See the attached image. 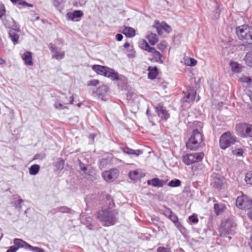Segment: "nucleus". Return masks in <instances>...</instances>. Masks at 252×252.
I'll use <instances>...</instances> for the list:
<instances>
[{
	"label": "nucleus",
	"instance_id": "nucleus-55",
	"mask_svg": "<svg viewBox=\"0 0 252 252\" xmlns=\"http://www.w3.org/2000/svg\"><path fill=\"white\" fill-rule=\"evenodd\" d=\"M46 157L45 154H36L35 156V158L37 159H43Z\"/></svg>",
	"mask_w": 252,
	"mask_h": 252
},
{
	"label": "nucleus",
	"instance_id": "nucleus-11",
	"mask_svg": "<svg viewBox=\"0 0 252 252\" xmlns=\"http://www.w3.org/2000/svg\"><path fill=\"white\" fill-rule=\"evenodd\" d=\"M156 111L159 117L162 120L166 121L169 117L170 114L166 108L161 104H158L156 107Z\"/></svg>",
	"mask_w": 252,
	"mask_h": 252
},
{
	"label": "nucleus",
	"instance_id": "nucleus-6",
	"mask_svg": "<svg viewBox=\"0 0 252 252\" xmlns=\"http://www.w3.org/2000/svg\"><path fill=\"white\" fill-rule=\"evenodd\" d=\"M236 142V138L229 131L222 134L220 139V145L222 149H226Z\"/></svg>",
	"mask_w": 252,
	"mask_h": 252
},
{
	"label": "nucleus",
	"instance_id": "nucleus-58",
	"mask_svg": "<svg viewBox=\"0 0 252 252\" xmlns=\"http://www.w3.org/2000/svg\"><path fill=\"white\" fill-rule=\"evenodd\" d=\"M130 53L127 54V56L129 58H133L135 57V52L133 51L132 47H131Z\"/></svg>",
	"mask_w": 252,
	"mask_h": 252
},
{
	"label": "nucleus",
	"instance_id": "nucleus-50",
	"mask_svg": "<svg viewBox=\"0 0 252 252\" xmlns=\"http://www.w3.org/2000/svg\"><path fill=\"white\" fill-rule=\"evenodd\" d=\"M99 84V81L98 80L94 79L90 80L88 82L87 85L90 86H96Z\"/></svg>",
	"mask_w": 252,
	"mask_h": 252
},
{
	"label": "nucleus",
	"instance_id": "nucleus-29",
	"mask_svg": "<svg viewBox=\"0 0 252 252\" xmlns=\"http://www.w3.org/2000/svg\"><path fill=\"white\" fill-rule=\"evenodd\" d=\"M183 60V62L185 63V64L188 66H193L195 65L197 63V61L196 60L189 57H186L184 58Z\"/></svg>",
	"mask_w": 252,
	"mask_h": 252
},
{
	"label": "nucleus",
	"instance_id": "nucleus-12",
	"mask_svg": "<svg viewBox=\"0 0 252 252\" xmlns=\"http://www.w3.org/2000/svg\"><path fill=\"white\" fill-rule=\"evenodd\" d=\"M156 28L157 29V32L159 35L162 34V30L168 33H169L172 31V29L171 27L169 25H167L164 22H162L161 23H157Z\"/></svg>",
	"mask_w": 252,
	"mask_h": 252
},
{
	"label": "nucleus",
	"instance_id": "nucleus-31",
	"mask_svg": "<svg viewBox=\"0 0 252 252\" xmlns=\"http://www.w3.org/2000/svg\"><path fill=\"white\" fill-rule=\"evenodd\" d=\"M40 169V166L38 164H33L29 168V173L32 175H36Z\"/></svg>",
	"mask_w": 252,
	"mask_h": 252
},
{
	"label": "nucleus",
	"instance_id": "nucleus-34",
	"mask_svg": "<svg viewBox=\"0 0 252 252\" xmlns=\"http://www.w3.org/2000/svg\"><path fill=\"white\" fill-rule=\"evenodd\" d=\"M128 175L129 177L133 180H136L140 178V175L138 170H134L129 172Z\"/></svg>",
	"mask_w": 252,
	"mask_h": 252
},
{
	"label": "nucleus",
	"instance_id": "nucleus-60",
	"mask_svg": "<svg viewBox=\"0 0 252 252\" xmlns=\"http://www.w3.org/2000/svg\"><path fill=\"white\" fill-rule=\"evenodd\" d=\"M87 227L90 230H94L95 227H94V225L92 223H87L86 224Z\"/></svg>",
	"mask_w": 252,
	"mask_h": 252
},
{
	"label": "nucleus",
	"instance_id": "nucleus-48",
	"mask_svg": "<svg viewBox=\"0 0 252 252\" xmlns=\"http://www.w3.org/2000/svg\"><path fill=\"white\" fill-rule=\"evenodd\" d=\"M157 252H172L170 248L159 247L157 249Z\"/></svg>",
	"mask_w": 252,
	"mask_h": 252
},
{
	"label": "nucleus",
	"instance_id": "nucleus-56",
	"mask_svg": "<svg viewBox=\"0 0 252 252\" xmlns=\"http://www.w3.org/2000/svg\"><path fill=\"white\" fill-rule=\"evenodd\" d=\"M79 167L80 168V170L81 171L84 172V171H85V169L87 167V165H86L83 163L81 162L80 160H79Z\"/></svg>",
	"mask_w": 252,
	"mask_h": 252
},
{
	"label": "nucleus",
	"instance_id": "nucleus-26",
	"mask_svg": "<svg viewBox=\"0 0 252 252\" xmlns=\"http://www.w3.org/2000/svg\"><path fill=\"white\" fill-rule=\"evenodd\" d=\"M239 80L242 83H246L247 84L246 86L250 89L249 91L252 94V87L250 86L252 85V79L246 76H242L240 77Z\"/></svg>",
	"mask_w": 252,
	"mask_h": 252
},
{
	"label": "nucleus",
	"instance_id": "nucleus-10",
	"mask_svg": "<svg viewBox=\"0 0 252 252\" xmlns=\"http://www.w3.org/2000/svg\"><path fill=\"white\" fill-rule=\"evenodd\" d=\"M119 175L118 170L112 169L102 173L103 178L107 182H111L118 178Z\"/></svg>",
	"mask_w": 252,
	"mask_h": 252
},
{
	"label": "nucleus",
	"instance_id": "nucleus-13",
	"mask_svg": "<svg viewBox=\"0 0 252 252\" xmlns=\"http://www.w3.org/2000/svg\"><path fill=\"white\" fill-rule=\"evenodd\" d=\"M187 93V95L185 97V101L186 102L189 103L195 100L196 92L194 89L191 87H189Z\"/></svg>",
	"mask_w": 252,
	"mask_h": 252
},
{
	"label": "nucleus",
	"instance_id": "nucleus-44",
	"mask_svg": "<svg viewBox=\"0 0 252 252\" xmlns=\"http://www.w3.org/2000/svg\"><path fill=\"white\" fill-rule=\"evenodd\" d=\"M65 99H63V100H61V101L63 103V104L65 106L66 105H67L68 104H72L73 103L74 101V98L72 96H71L69 97V100H68V98L67 97H65Z\"/></svg>",
	"mask_w": 252,
	"mask_h": 252
},
{
	"label": "nucleus",
	"instance_id": "nucleus-24",
	"mask_svg": "<svg viewBox=\"0 0 252 252\" xmlns=\"http://www.w3.org/2000/svg\"><path fill=\"white\" fill-rule=\"evenodd\" d=\"M8 37L14 45L18 43L19 35L16 33L15 31L10 30L8 32Z\"/></svg>",
	"mask_w": 252,
	"mask_h": 252
},
{
	"label": "nucleus",
	"instance_id": "nucleus-18",
	"mask_svg": "<svg viewBox=\"0 0 252 252\" xmlns=\"http://www.w3.org/2000/svg\"><path fill=\"white\" fill-rule=\"evenodd\" d=\"M150 53H153V58L151 60L153 62L158 63H163V60L162 59L163 56L159 52L157 51L155 48L154 50Z\"/></svg>",
	"mask_w": 252,
	"mask_h": 252
},
{
	"label": "nucleus",
	"instance_id": "nucleus-39",
	"mask_svg": "<svg viewBox=\"0 0 252 252\" xmlns=\"http://www.w3.org/2000/svg\"><path fill=\"white\" fill-rule=\"evenodd\" d=\"M63 2V0H53V5L56 7V8L60 11H61L63 7L62 5Z\"/></svg>",
	"mask_w": 252,
	"mask_h": 252
},
{
	"label": "nucleus",
	"instance_id": "nucleus-54",
	"mask_svg": "<svg viewBox=\"0 0 252 252\" xmlns=\"http://www.w3.org/2000/svg\"><path fill=\"white\" fill-rule=\"evenodd\" d=\"M172 214V212L170 209L166 208L164 211V215L168 218L171 216Z\"/></svg>",
	"mask_w": 252,
	"mask_h": 252
},
{
	"label": "nucleus",
	"instance_id": "nucleus-59",
	"mask_svg": "<svg viewBox=\"0 0 252 252\" xmlns=\"http://www.w3.org/2000/svg\"><path fill=\"white\" fill-rule=\"evenodd\" d=\"M116 38L118 41H120L123 39V36L122 34L118 33L116 34Z\"/></svg>",
	"mask_w": 252,
	"mask_h": 252
},
{
	"label": "nucleus",
	"instance_id": "nucleus-43",
	"mask_svg": "<svg viewBox=\"0 0 252 252\" xmlns=\"http://www.w3.org/2000/svg\"><path fill=\"white\" fill-rule=\"evenodd\" d=\"M245 180L247 184L252 185V171L247 173Z\"/></svg>",
	"mask_w": 252,
	"mask_h": 252
},
{
	"label": "nucleus",
	"instance_id": "nucleus-45",
	"mask_svg": "<svg viewBox=\"0 0 252 252\" xmlns=\"http://www.w3.org/2000/svg\"><path fill=\"white\" fill-rule=\"evenodd\" d=\"M64 56V53H60L57 51H55L53 58H55L57 60H60L63 59Z\"/></svg>",
	"mask_w": 252,
	"mask_h": 252
},
{
	"label": "nucleus",
	"instance_id": "nucleus-28",
	"mask_svg": "<svg viewBox=\"0 0 252 252\" xmlns=\"http://www.w3.org/2000/svg\"><path fill=\"white\" fill-rule=\"evenodd\" d=\"M146 37L152 45H155L158 42V38L155 33H150L147 35Z\"/></svg>",
	"mask_w": 252,
	"mask_h": 252
},
{
	"label": "nucleus",
	"instance_id": "nucleus-19",
	"mask_svg": "<svg viewBox=\"0 0 252 252\" xmlns=\"http://www.w3.org/2000/svg\"><path fill=\"white\" fill-rule=\"evenodd\" d=\"M124 153L130 156L138 157L139 155L142 154V151L140 150H133L127 147L123 149Z\"/></svg>",
	"mask_w": 252,
	"mask_h": 252
},
{
	"label": "nucleus",
	"instance_id": "nucleus-20",
	"mask_svg": "<svg viewBox=\"0 0 252 252\" xmlns=\"http://www.w3.org/2000/svg\"><path fill=\"white\" fill-rule=\"evenodd\" d=\"M121 32L127 37H132L135 35V30L129 27H124Z\"/></svg>",
	"mask_w": 252,
	"mask_h": 252
},
{
	"label": "nucleus",
	"instance_id": "nucleus-64",
	"mask_svg": "<svg viewBox=\"0 0 252 252\" xmlns=\"http://www.w3.org/2000/svg\"><path fill=\"white\" fill-rule=\"evenodd\" d=\"M23 200L21 199H20L18 200V204H20L22 202Z\"/></svg>",
	"mask_w": 252,
	"mask_h": 252
},
{
	"label": "nucleus",
	"instance_id": "nucleus-40",
	"mask_svg": "<svg viewBox=\"0 0 252 252\" xmlns=\"http://www.w3.org/2000/svg\"><path fill=\"white\" fill-rule=\"evenodd\" d=\"M216 8L215 9V11H213V18L214 19H218L219 17L220 13V5L217 3H216Z\"/></svg>",
	"mask_w": 252,
	"mask_h": 252
},
{
	"label": "nucleus",
	"instance_id": "nucleus-35",
	"mask_svg": "<svg viewBox=\"0 0 252 252\" xmlns=\"http://www.w3.org/2000/svg\"><path fill=\"white\" fill-rule=\"evenodd\" d=\"M232 153L233 155L237 157H244V150L242 148H238L232 151Z\"/></svg>",
	"mask_w": 252,
	"mask_h": 252
},
{
	"label": "nucleus",
	"instance_id": "nucleus-4",
	"mask_svg": "<svg viewBox=\"0 0 252 252\" xmlns=\"http://www.w3.org/2000/svg\"><path fill=\"white\" fill-rule=\"evenodd\" d=\"M236 33L240 39L252 44V27L242 25L236 28Z\"/></svg>",
	"mask_w": 252,
	"mask_h": 252
},
{
	"label": "nucleus",
	"instance_id": "nucleus-21",
	"mask_svg": "<svg viewBox=\"0 0 252 252\" xmlns=\"http://www.w3.org/2000/svg\"><path fill=\"white\" fill-rule=\"evenodd\" d=\"M148 78L150 79H155L158 75V70L156 66H149L148 67Z\"/></svg>",
	"mask_w": 252,
	"mask_h": 252
},
{
	"label": "nucleus",
	"instance_id": "nucleus-47",
	"mask_svg": "<svg viewBox=\"0 0 252 252\" xmlns=\"http://www.w3.org/2000/svg\"><path fill=\"white\" fill-rule=\"evenodd\" d=\"M167 47V43L165 41H161L158 45V48L160 50H164Z\"/></svg>",
	"mask_w": 252,
	"mask_h": 252
},
{
	"label": "nucleus",
	"instance_id": "nucleus-7",
	"mask_svg": "<svg viewBox=\"0 0 252 252\" xmlns=\"http://www.w3.org/2000/svg\"><path fill=\"white\" fill-rule=\"evenodd\" d=\"M204 156L202 152L187 154L182 157V160L185 164L189 165L201 161Z\"/></svg>",
	"mask_w": 252,
	"mask_h": 252
},
{
	"label": "nucleus",
	"instance_id": "nucleus-30",
	"mask_svg": "<svg viewBox=\"0 0 252 252\" xmlns=\"http://www.w3.org/2000/svg\"><path fill=\"white\" fill-rule=\"evenodd\" d=\"M215 212L217 215H219L224 212L226 209L225 206L223 204H215L214 206Z\"/></svg>",
	"mask_w": 252,
	"mask_h": 252
},
{
	"label": "nucleus",
	"instance_id": "nucleus-61",
	"mask_svg": "<svg viewBox=\"0 0 252 252\" xmlns=\"http://www.w3.org/2000/svg\"><path fill=\"white\" fill-rule=\"evenodd\" d=\"M248 215L250 219L252 220V208L249 211Z\"/></svg>",
	"mask_w": 252,
	"mask_h": 252
},
{
	"label": "nucleus",
	"instance_id": "nucleus-27",
	"mask_svg": "<svg viewBox=\"0 0 252 252\" xmlns=\"http://www.w3.org/2000/svg\"><path fill=\"white\" fill-rule=\"evenodd\" d=\"M13 243L15 245L17 246L16 247L18 248V249L19 248H23L25 249H28L29 244L21 239H15L13 241Z\"/></svg>",
	"mask_w": 252,
	"mask_h": 252
},
{
	"label": "nucleus",
	"instance_id": "nucleus-16",
	"mask_svg": "<svg viewBox=\"0 0 252 252\" xmlns=\"http://www.w3.org/2000/svg\"><path fill=\"white\" fill-rule=\"evenodd\" d=\"M22 60L26 65L32 66L33 65L32 53L30 51L25 52L21 56Z\"/></svg>",
	"mask_w": 252,
	"mask_h": 252
},
{
	"label": "nucleus",
	"instance_id": "nucleus-38",
	"mask_svg": "<svg viewBox=\"0 0 252 252\" xmlns=\"http://www.w3.org/2000/svg\"><path fill=\"white\" fill-rule=\"evenodd\" d=\"M246 63L250 66H252V51L247 53L246 57Z\"/></svg>",
	"mask_w": 252,
	"mask_h": 252
},
{
	"label": "nucleus",
	"instance_id": "nucleus-2",
	"mask_svg": "<svg viewBox=\"0 0 252 252\" xmlns=\"http://www.w3.org/2000/svg\"><path fill=\"white\" fill-rule=\"evenodd\" d=\"M203 145V135L197 129L193 130L186 143L188 149L191 150H196Z\"/></svg>",
	"mask_w": 252,
	"mask_h": 252
},
{
	"label": "nucleus",
	"instance_id": "nucleus-14",
	"mask_svg": "<svg viewBox=\"0 0 252 252\" xmlns=\"http://www.w3.org/2000/svg\"><path fill=\"white\" fill-rule=\"evenodd\" d=\"M0 19L6 28H13L15 27V21L10 16H6V15H4V17L0 18Z\"/></svg>",
	"mask_w": 252,
	"mask_h": 252
},
{
	"label": "nucleus",
	"instance_id": "nucleus-15",
	"mask_svg": "<svg viewBox=\"0 0 252 252\" xmlns=\"http://www.w3.org/2000/svg\"><path fill=\"white\" fill-rule=\"evenodd\" d=\"M83 15V12L80 10H75L73 12H68L66 14L67 20L76 21L75 18H80Z\"/></svg>",
	"mask_w": 252,
	"mask_h": 252
},
{
	"label": "nucleus",
	"instance_id": "nucleus-23",
	"mask_svg": "<svg viewBox=\"0 0 252 252\" xmlns=\"http://www.w3.org/2000/svg\"><path fill=\"white\" fill-rule=\"evenodd\" d=\"M72 210L71 209L66 206H61L55 208L50 211V213L52 214L57 213V212H61L63 213H70Z\"/></svg>",
	"mask_w": 252,
	"mask_h": 252
},
{
	"label": "nucleus",
	"instance_id": "nucleus-32",
	"mask_svg": "<svg viewBox=\"0 0 252 252\" xmlns=\"http://www.w3.org/2000/svg\"><path fill=\"white\" fill-rule=\"evenodd\" d=\"M64 165V161L61 158H57L56 162H55V166L56 169L60 171L62 170L63 168Z\"/></svg>",
	"mask_w": 252,
	"mask_h": 252
},
{
	"label": "nucleus",
	"instance_id": "nucleus-9",
	"mask_svg": "<svg viewBox=\"0 0 252 252\" xmlns=\"http://www.w3.org/2000/svg\"><path fill=\"white\" fill-rule=\"evenodd\" d=\"M236 204L240 209H249L252 205V200L248 196L242 195L237 197Z\"/></svg>",
	"mask_w": 252,
	"mask_h": 252
},
{
	"label": "nucleus",
	"instance_id": "nucleus-5",
	"mask_svg": "<svg viewBox=\"0 0 252 252\" xmlns=\"http://www.w3.org/2000/svg\"><path fill=\"white\" fill-rule=\"evenodd\" d=\"M235 223L233 221L230 219H228L226 220L221 222V226L220 228V235L222 237H225L229 240L231 239V237L228 235L231 234L235 228Z\"/></svg>",
	"mask_w": 252,
	"mask_h": 252
},
{
	"label": "nucleus",
	"instance_id": "nucleus-52",
	"mask_svg": "<svg viewBox=\"0 0 252 252\" xmlns=\"http://www.w3.org/2000/svg\"><path fill=\"white\" fill-rule=\"evenodd\" d=\"M19 5L26 6L30 7H33L32 4H30L23 0H20V2H19Z\"/></svg>",
	"mask_w": 252,
	"mask_h": 252
},
{
	"label": "nucleus",
	"instance_id": "nucleus-49",
	"mask_svg": "<svg viewBox=\"0 0 252 252\" xmlns=\"http://www.w3.org/2000/svg\"><path fill=\"white\" fill-rule=\"evenodd\" d=\"M168 218L175 224H176V223L178 222V218L177 216L173 213H172V214Z\"/></svg>",
	"mask_w": 252,
	"mask_h": 252
},
{
	"label": "nucleus",
	"instance_id": "nucleus-25",
	"mask_svg": "<svg viewBox=\"0 0 252 252\" xmlns=\"http://www.w3.org/2000/svg\"><path fill=\"white\" fill-rule=\"evenodd\" d=\"M139 47L141 49L144 50L148 52H152L154 50V48L150 47L148 43L144 39L139 41Z\"/></svg>",
	"mask_w": 252,
	"mask_h": 252
},
{
	"label": "nucleus",
	"instance_id": "nucleus-1",
	"mask_svg": "<svg viewBox=\"0 0 252 252\" xmlns=\"http://www.w3.org/2000/svg\"><path fill=\"white\" fill-rule=\"evenodd\" d=\"M118 212L110 207L102 208L99 210L96 215V218L102 225L109 226L114 225L117 221Z\"/></svg>",
	"mask_w": 252,
	"mask_h": 252
},
{
	"label": "nucleus",
	"instance_id": "nucleus-41",
	"mask_svg": "<svg viewBox=\"0 0 252 252\" xmlns=\"http://www.w3.org/2000/svg\"><path fill=\"white\" fill-rule=\"evenodd\" d=\"M94 169L89 165H87V167L84 171L82 174L84 175H91L94 173Z\"/></svg>",
	"mask_w": 252,
	"mask_h": 252
},
{
	"label": "nucleus",
	"instance_id": "nucleus-53",
	"mask_svg": "<svg viewBox=\"0 0 252 252\" xmlns=\"http://www.w3.org/2000/svg\"><path fill=\"white\" fill-rule=\"evenodd\" d=\"M189 219L190 221L193 223H196L198 221V219L197 217L194 216V215L189 217Z\"/></svg>",
	"mask_w": 252,
	"mask_h": 252
},
{
	"label": "nucleus",
	"instance_id": "nucleus-63",
	"mask_svg": "<svg viewBox=\"0 0 252 252\" xmlns=\"http://www.w3.org/2000/svg\"><path fill=\"white\" fill-rule=\"evenodd\" d=\"M250 247L252 248V235L251 236L250 242L249 243Z\"/></svg>",
	"mask_w": 252,
	"mask_h": 252
},
{
	"label": "nucleus",
	"instance_id": "nucleus-46",
	"mask_svg": "<svg viewBox=\"0 0 252 252\" xmlns=\"http://www.w3.org/2000/svg\"><path fill=\"white\" fill-rule=\"evenodd\" d=\"M6 9L4 5L0 2V18H2L5 15Z\"/></svg>",
	"mask_w": 252,
	"mask_h": 252
},
{
	"label": "nucleus",
	"instance_id": "nucleus-3",
	"mask_svg": "<svg viewBox=\"0 0 252 252\" xmlns=\"http://www.w3.org/2000/svg\"><path fill=\"white\" fill-rule=\"evenodd\" d=\"M92 69L97 74L109 78L112 80H119L118 74L113 69L100 65H94Z\"/></svg>",
	"mask_w": 252,
	"mask_h": 252
},
{
	"label": "nucleus",
	"instance_id": "nucleus-62",
	"mask_svg": "<svg viewBox=\"0 0 252 252\" xmlns=\"http://www.w3.org/2000/svg\"><path fill=\"white\" fill-rule=\"evenodd\" d=\"M124 47L125 48H129L130 47V44H129V43L126 42L124 45Z\"/></svg>",
	"mask_w": 252,
	"mask_h": 252
},
{
	"label": "nucleus",
	"instance_id": "nucleus-57",
	"mask_svg": "<svg viewBox=\"0 0 252 252\" xmlns=\"http://www.w3.org/2000/svg\"><path fill=\"white\" fill-rule=\"evenodd\" d=\"M18 248H16L15 246H11L6 251V252H16Z\"/></svg>",
	"mask_w": 252,
	"mask_h": 252
},
{
	"label": "nucleus",
	"instance_id": "nucleus-17",
	"mask_svg": "<svg viewBox=\"0 0 252 252\" xmlns=\"http://www.w3.org/2000/svg\"><path fill=\"white\" fill-rule=\"evenodd\" d=\"M108 91V88L106 85L99 87L96 90V94L100 99L105 100V94Z\"/></svg>",
	"mask_w": 252,
	"mask_h": 252
},
{
	"label": "nucleus",
	"instance_id": "nucleus-37",
	"mask_svg": "<svg viewBox=\"0 0 252 252\" xmlns=\"http://www.w3.org/2000/svg\"><path fill=\"white\" fill-rule=\"evenodd\" d=\"M181 185V182L179 179L172 180L168 184V186L170 187H178Z\"/></svg>",
	"mask_w": 252,
	"mask_h": 252
},
{
	"label": "nucleus",
	"instance_id": "nucleus-36",
	"mask_svg": "<svg viewBox=\"0 0 252 252\" xmlns=\"http://www.w3.org/2000/svg\"><path fill=\"white\" fill-rule=\"evenodd\" d=\"M55 108L57 109L62 110L64 109H66L67 107L66 106H64L61 100H57L54 105Z\"/></svg>",
	"mask_w": 252,
	"mask_h": 252
},
{
	"label": "nucleus",
	"instance_id": "nucleus-51",
	"mask_svg": "<svg viewBox=\"0 0 252 252\" xmlns=\"http://www.w3.org/2000/svg\"><path fill=\"white\" fill-rule=\"evenodd\" d=\"M222 182L218 179H216L214 182V186L217 189L220 188Z\"/></svg>",
	"mask_w": 252,
	"mask_h": 252
},
{
	"label": "nucleus",
	"instance_id": "nucleus-8",
	"mask_svg": "<svg viewBox=\"0 0 252 252\" xmlns=\"http://www.w3.org/2000/svg\"><path fill=\"white\" fill-rule=\"evenodd\" d=\"M237 134L242 137H252V125L247 124H240L236 126Z\"/></svg>",
	"mask_w": 252,
	"mask_h": 252
},
{
	"label": "nucleus",
	"instance_id": "nucleus-42",
	"mask_svg": "<svg viewBox=\"0 0 252 252\" xmlns=\"http://www.w3.org/2000/svg\"><path fill=\"white\" fill-rule=\"evenodd\" d=\"M28 249L33 252H44V249L37 247H33L29 244L28 246Z\"/></svg>",
	"mask_w": 252,
	"mask_h": 252
},
{
	"label": "nucleus",
	"instance_id": "nucleus-33",
	"mask_svg": "<svg viewBox=\"0 0 252 252\" xmlns=\"http://www.w3.org/2000/svg\"><path fill=\"white\" fill-rule=\"evenodd\" d=\"M230 66L233 72L238 73L241 71V66L236 62H231Z\"/></svg>",
	"mask_w": 252,
	"mask_h": 252
},
{
	"label": "nucleus",
	"instance_id": "nucleus-22",
	"mask_svg": "<svg viewBox=\"0 0 252 252\" xmlns=\"http://www.w3.org/2000/svg\"><path fill=\"white\" fill-rule=\"evenodd\" d=\"M148 185L154 187H162L163 186V181L158 178H155L147 181Z\"/></svg>",
	"mask_w": 252,
	"mask_h": 252
}]
</instances>
